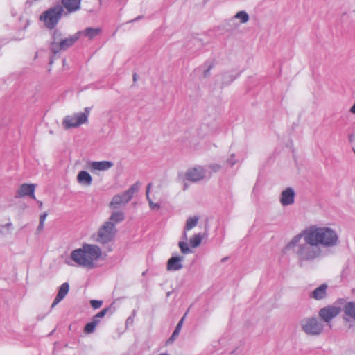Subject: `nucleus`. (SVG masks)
I'll return each mask as SVG.
<instances>
[{
    "mask_svg": "<svg viewBox=\"0 0 355 355\" xmlns=\"http://www.w3.org/2000/svg\"><path fill=\"white\" fill-rule=\"evenodd\" d=\"M135 313H136V311H133L132 315L130 316L127 318L126 324H132L133 323V320H134L133 318H134V316L135 315Z\"/></svg>",
    "mask_w": 355,
    "mask_h": 355,
    "instance_id": "obj_38",
    "label": "nucleus"
},
{
    "mask_svg": "<svg viewBox=\"0 0 355 355\" xmlns=\"http://www.w3.org/2000/svg\"><path fill=\"white\" fill-rule=\"evenodd\" d=\"M188 311H189V310H187V312L184 313V315H183V317H182V318L180 319V320L178 322V324H177V326H176V327H175V329H176V330H179V331H180V330H181L182 327V324H183V322H184V319H185V317H186V315H187V314Z\"/></svg>",
    "mask_w": 355,
    "mask_h": 355,
    "instance_id": "obj_35",
    "label": "nucleus"
},
{
    "mask_svg": "<svg viewBox=\"0 0 355 355\" xmlns=\"http://www.w3.org/2000/svg\"><path fill=\"white\" fill-rule=\"evenodd\" d=\"M35 185L33 184H23L18 189V194L20 196H29L31 198L35 199Z\"/></svg>",
    "mask_w": 355,
    "mask_h": 355,
    "instance_id": "obj_17",
    "label": "nucleus"
},
{
    "mask_svg": "<svg viewBox=\"0 0 355 355\" xmlns=\"http://www.w3.org/2000/svg\"><path fill=\"white\" fill-rule=\"evenodd\" d=\"M80 2L81 0H62V7H64L69 13L80 10Z\"/></svg>",
    "mask_w": 355,
    "mask_h": 355,
    "instance_id": "obj_16",
    "label": "nucleus"
},
{
    "mask_svg": "<svg viewBox=\"0 0 355 355\" xmlns=\"http://www.w3.org/2000/svg\"><path fill=\"white\" fill-rule=\"evenodd\" d=\"M295 191L291 188L288 187L281 193L279 202L283 206H288L295 202Z\"/></svg>",
    "mask_w": 355,
    "mask_h": 355,
    "instance_id": "obj_12",
    "label": "nucleus"
},
{
    "mask_svg": "<svg viewBox=\"0 0 355 355\" xmlns=\"http://www.w3.org/2000/svg\"><path fill=\"white\" fill-rule=\"evenodd\" d=\"M234 19H239L240 23L245 24V23H247L249 21L250 17H249V15L247 13L246 11L241 10V11H239L237 13H236L231 18L230 20H234Z\"/></svg>",
    "mask_w": 355,
    "mask_h": 355,
    "instance_id": "obj_23",
    "label": "nucleus"
},
{
    "mask_svg": "<svg viewBox=\"0 0 355 355\" xmlns=\"http://www.w3.org/2000/svg\"><path fill=\"white\" fill-rule=\"evenodd\" d=\"M102 304H103V302L101 300H92L90 301L91 306L95 309L100 308Z\"/></svg>",
    "mask_w": 355,
    "mask_h": 355,
    "instance_id": "obj_33",
    "label": "nucleus"
},
{
    "mask_svg": "<svg viewBox=\"0 0 355 355\" xmlns=\"http://www.w3.org/2000/svg\"><path fill=\"white\" fill-rule=\"evenodd\" d=\"M96 327L94 323L89 322L84 327V333L86 334H92L94 332Z\"/></svg>",
    "mask_w": 355,
    "mask_h": 355,
    "instance_id": "obj_30",
    "label": "nucleus"
},
{
    "mask_svg": "<svg viewBox=\"0 0 355 355\" xmlns=\"http://www.w3.org/2000/svg\"><path fill=\"white\" fill-rule=\"evenodd\" d=\"M133 80H134V81H136V80H137L136 74H134V76H133Z\"/></svg>",
    "mask_w": 355,
    "mask_h": 355,
    "instance_id": "obj_52",
    "label": "nucleus"
},
{
    "mask_svg": "<svg viewBox=\"0 0 355 355\" xmlns=\"http://www.w3.org/2000/svg\"><path fill=\"white\" fill-rule=\"evenodd\" d=\"M62 300L58 298V297H55L54 301L51 304V309L54 308Z\"/></svg>",
    "mask_w": 355,
    "mask_h": 355,
    "instance_id": "obj_40",
    "label": "nucleus"
},
{
    "mask_svg": "<svg viewBox=\"0 0 355 355\" xmlns=\"http://www.w3.org/2000/svg\"><path fill=\"white\" fill-rule=\"evenodd\" d=\"M354 153H355V150H354Z\"/></svg>",
    "mask_w": 355,
    "mask_h": 355,
    "instance_id": "obj_57",
    "label": "nucleus"
},
{
    "mask_svg": "<svg viewBox=\"0 0 355 355\" xmlns=\"http://www.w3.org/2000/svg\"><path fill=\"white\" fill-rule=\"evenodd\" d=\"M90 112V107H85V112H83V114H85L87 115V120L88 119V115Z\"/></svg>",
    "mask_w": 355,
    "mask_h": 355,
    "instance_id": "obj_42",
    "label": "nucleus"
},
{
    "mask_svg": "<svg viewBox=\"0 0 355 355\" xmlns=\"http://www.w3.org/2000/svg\"><path fill=\"white\" fill-rule=\"evenodd\" d=\"M139 187V183L137 182L122 193L114 195L109 204V207L112 209H116L122 205H126L138 191Z\"/></svg>",
    "mask_w": 355,
    "mask_h": 355,
    "instance_id": "obj_5",
    "label": "nucleus"
},
{
    "mask_svg": "<svg viewBox=\"0 0 355 355\" xmlns=\"http://www.w3.org/2000/svg\"><path fill=\"white\" fill-rule=\"evenodd\" d=\"M81 33L82 32H77L74 35L64 38L60 42H59V46L57 48L56 54L60 51H65L68 48L72 46L73 44L80 38Z\"/></svg>",
    "mask_w": 355,
    "mask_h": 355,
    "instance_id": "obj_11",
    "label": "nucleus"
},
{
    "mask_svg": "<svg viewBox=\"0 0 355 355\" xmlns=\"http://www.w3.org/2000/svg\"><path fill=\"white\" fill-rule=\"evenodd\" d=\"M141 18V16H139L137 17V18H135L134 20H132V21H137L139 19Z\"/></svg>",
    "mask_w": 355,
    "mask_h": 355,
    "instance_id": "obj_51",
    "label": "nucleus"
},
{
    "mask_svg": "<svg viewBox=\"0 0 355 355\" xmlns=\"http://www.w3.org/2000/svg\"><path fill=\"white\" fill-rule=\"evenodd\" d=\"M87 122V115L83 112L76 113L73 115L67 116L62 121L65 129L77 128Z\"/></svg>",
    "mask_w": 355,
    "mask_h": 355,
    "instance_id": "obj_9",
    "label": "nucleus"
},
{
    "mask_svg": "<svg viewBox=\"0 0 355 355\" xmlns=\"http://www.w3.org/2000/svg\"><path fill=\"white\" fill-rule=\"evenodd\" d=\"M151 186H152L151 183H149L147 185L146 196L147 200L148 201L149 206H150V209H159L160 208V205L158 203H154L149 197V191H150V189Z\"/></svg>",
    "mask_w": 355,
    "mask_h": 355,
    "instance_id": "obj_27",
    "label": "nucleus"
},
{
    "mask_svg": "<svg viewBox=\"0 0 355 355\" xmlns=\"http://www.w3.org/2000/svg\"><path fill=\"white\" fill-rule=\"evenodd\" d=\"M180 331H179V330L175 329L174 331L173 332L172 335L171 336V337L168 338L167 342L173 343L176 339V338L179 336Z\"/></svg>",
    "mask_w": 355,
    "mask_h": 355,
    "instance_id": "obj_34",
    "label": "nucleus"
},
{
    "mask_svg": "<svg viewBox=\"0 0 355 355\" xmlns=\"http://www.w3.org/2000/svg\"><path fill=\"white\" fill-rule=\"evenodd\" d=\"M234 352H236V353H238V354H239V353H240V352H241V350H239V348H237V349H235V350L232 352V353H234Z\"/></svg>",
    "mask_w": 355,
    "mask_h": 355,
    "instance_id": "obj_49",
    "label": "nucleus"
},
{
    "mask_svg": "<svg viewBox=\"0 0 355 355\" xmlns=\"http://www.w3.org/2000/svg\"><path fill=\"white\" fill-rule=\"evenodd\" d=\"M306 230L322 249L335 247L338 244V236L336 232L330 227L311 225Z\"/></svg>",
    "mask_w": 355,
    "mask_h": 355,
    "instance_id": "obj_3",
    "label": "nucleus"
},
{
    "mask_svg": "<svg viewBox=\"0 0 355 355\" xmlns=\"http://www.w3.org/2000/svg\"><path fill=\"white\" fill-rule=\"evenodd\" d=\"M205 65L207 66V68L203 72V77L205 78H208L210 75V71L213 68V64H209V62H206Z\"/></svg>",
    "mask_w": 355,
    "mask_h": 355,
    "instance_id": "obj_32",
    "label": "nucleus"
},
{
    "mask_svg": "<svg viewBox=\"0 0 355 355\" xmlns=\"http://www.w3.org/2000/svg\"><path fill=\"white\" fill-rule=\"evenodd\" d=\"M42 202H40V207L41 208V207H42Z\"/></svg>",
    "mask_w": 355,
    "mask_h": 355,
    "instance_id": "obj_53",
    "label": "nucleus"
},
{
    "mask_svg": "<svg viewBox=\"0 0 355 355\" xmlns=\"http://www.w3.org/2000/svg\"><path fill=\"white\" fill-rule=\"evenodd\" d=\"M184 257L173 256L167 261L166 269L168 271H177L183 268L182 261Z\"/></svg>",
    "mask_w": 355,
    "mask_h": 355,
    "instance_id": "obj_13",
    "label": "nucleus"
},
{
    "mask_svg": "<svg viewBox=\"0 0 355 355\" xmlns=\"http://www.w3.org/2000/svg\"><path fill=\"white\" fill-rule=\"evenodd\" d=\"M234 79H235V78H232V79L230 80V81H233V80H234Z\"/></svg>",
    "mask_w": 355,
    "mask_h": 355,
    "instance_id": "obj_56",
    "label": "nucleus"
},
{
    "mask_svg": "<svg viewBox=\"0 0 355 355\" xmlns=\"http://www.w3.org/2000/svg\"><path fill=\"white\" fill-rule=\"evenodd\" d=\"M63 12L62 6L57 5L44 12L40 19L44 21L48 28L53 29L61 19Z\"/></svg>",
    "mask_w": 355,
    "mask_h": 355,
    "instance_id": "obj_4",
    "label": "nucleus"
},
{
    "mask_svg": "<svg viewBox=\"0 0 355 355\" xmlns=\"http://www.w3.org/2000/svg\"><path fill=\"white\" fill-rule=\"evenodd\" d=\"M117 232V230L114 223L105 221L98 229L96 241L106 244L112 241Z\"/></svg>",
    "mask_w": 355,
    "mask_h": 355,
    "instance_id": "obj_6",
    "label": "nucleus"
},
{
    "mask_svg": "<svg viewBox=\"0 0 355 355\" xmlns=\"http://www.w3.org/2000/svg\"><path fill=\"white\" fill-rule=\"evenodd\" d=\"M159 355H169V354H161Z\"/></svg>",
    "mask_w": 355,
    "mask_h": 355,
    "instance_id": "obj_55",
    "label": "nucleus"
},
{
    "mask_svg": "<svg viewBox=\"0 0 355 355\" xmlns=\"http://www.w3.org/2000/svg\"><path fill=\"white\" fill-rule=\"evenodd\" d=\"M188 186H189V185H188V184H187V183H184V187H183V190H186V189H187Z\"/></svg>",
    "mask_w": 355,
    "mask_h": 355,
    "instance_id": "obj_48",
    "label": "nucleus"
},
{
    "mask_svg": "<svg viewBox=\"0 0 355 355\" xmlns=\"http://www.w3.org/2000/svg\"><path fill=\"white\" fill-rule=\"evenodd\" d=\"M43 227H44V223H39V225H38V227H37V232H40L43 229Z\"/></svg>",
    "mask_w": 355,
    "mask_h": 355,
    "instance_id": "obj_44",
    "label": "nucleus"
},
{
    "mask_svg": "<svg viewBox=\"0 0 355 355\" xmlns=\"http://www.w3.org/2000/svg\"><path fill=\"white\" fill-rule=\"evenodd\" d=\"M69 290V285L67 282L63 283L59 288L58 293L56 295L58 298L63 300Z\"/></svg>",
    "mask_w": 355,
    "mask_h": 355,
    "instance_id": "obj_24",
    "label": "nucleus"
},
{
    "mask_svg": "<svg viewBox=\"0 0 355 355\" xmlns=\"http://www.w3.org/2000/svg\"><path fill=\"white\" fill-rule=\"evenodd\" d=\"M343 310L347 316L355 320V302H349L344 304Z\"/></svg>",
    "mask_w": 355,
    "mask_h": 355,
    "instance_id": "obj_20",
    "label": "nucleus"
},
{
    "mask_svg": "<svg viewBox=\"0 0 355 355\" xmlns=\"http://www.w3.org/2000/svg\"><path fill=\"white\" fill-rule=\"evenodd\" d=\"M328 285L322 284L315 290H313L309 295V297L316 300L324 299L327 296V290Z\"/></svg>",
    "mask_w": 355,
    "mask_h": 355,
    "instance_id": "obj_15",
    "label": "nucleus"
},
{
    "mask_svg": "<svg viewBox=\"0 0 355 355\" xmlns=\"http://www.w3.org/2000/svg\"><path fill=\"white\" fill-rule=\"evenodd\" d=\"M203 235L200 233L196 234L193 235L190 239H189V243L192 248H197L198 247L202 240Z\"/></svg>",
    "mask_w": 355,
    "mask_h": 355,
    "instance_id": "obj_25",
    "label": "nucleus"
},
{
    "mask_svg": "<svg viewBox=\"0 0 355 355\" xmlns=\"http://www.w3.org/2000/svg\"><path fill=\"white\" fill-rule=\"evenodd\" d=\"M63 34L62 33L58 30L55 29L52 33L51 39L52 41L49 46V49L51 52L55 55L57 48L59 46L58 44L63 40Z\"/></svg>",
    "mask_w": 355,
    "mask_h": 355,
    "instance_id": "obj_14",
    "label": "nucleus"
},
{
    "mask_svg": "<svg viewBox=\"0 0 355 355\" xmlns=\"http://www.w3.org/2000/svg\"><path fill=\"white\" fill-rule=\"evenodd\" d=\"M47 216V214L46 213H43L40 216V223H44L45 220H46V218Z\"/></svg>",
    "mask_w": 355,
    "mask_h": 355,
    "instance_id": "obj_41",
    "label": "nucleus"
},
{
    "mask_svg": "<svg viewBox=\"0 0 355 355\" xmlns=\"http://www.w3.org/2000/svg\"><path fill=\"white\" fill-rule=\"evenodd\" d=\"M101 248L92 244H84L81 248L76 249L71 253V259L80 266L88 268L94 267V261L101 256Z\"/></svg>",
    "mask_w": 355,
    "mask_h": 355,
    "instance_id": "obj_2",
    "label": "nucleus"
},
{
    "mask_svg": "<svg viewBox=\"0 0 355 355\" xmlns=\"http://www.w3.org/2000/svg\"><path fill=\"white\" fill-rule=\"evenodd\" d=\"M92 170L107 171L114 166L110 161L92 162L89 164Z\"/></svg>",
    "mask_w": 355,
    "mask_h": 355,
    "instance_id": "obj_18",
    "label": "nucleus"
},
{
    "mask_svg": "<svg viewBox=\"0 0 355 355\" xmlns=\"http://www.w3.org/2000/svg\"><path fill=\"white\" fill-rule=\"evenodd\" d=\"M198 220L199 218L198 216L189 218L186 222L184 230H190L194 227H196L198 224Z\"/></svg>",
    "mask_w": 355,
    "mask_h": 355,
    "instance_id": "obj_26",
    "label": "nucleus"
},
{
    "mask_svg": "<svg viewBox=\"0 0 355 355\" xmlns=\"http://www.w3.org/2000/svg\"><path fill=\"white\" fill-rule=\"evenodd\" d=\"M179 248H180V250L182 254H187L190 253L191 251L190 248L188 246V244L187 241H182L178 243Z\"/></svg>",
    "mask_w": 355,
    "mask_h": 355,
    "instance_id": "obj_29",
    "label": "nucleus"
},
{
    "mask_svg": "<svg viewBox=\"0 0 355 355\" xmlns=\"http://www.w3.org/2000/svg\"><path fill=\"white\" fill-rule=\"evenodd\" d=\"M350 112L355 114V103L351 107Z\"/></svg>",
    "mask_w": 355,
    "mask_h": 355,
    "instance_id": "obj_46",
    "label": "nucleus"
},
{
    "mask_svg": "<svg viewBox=\"0 0 355 355\" xmlns=\"http://www.w3.org/2000/svg\"><path fill=\"white\" fill-rule=\"evenodd\" d=\"M209 168H211L214 172H217L221 168V166L218 164H209Z\"/></svg>",
    "mask_w": 355,
    "mask_h": 355,
    "instance_id": "obj_36",
    "label": "nucleus"
},
{
    "mask_svg": "<svg viewBox=\"0 0 355 355\" xmlns=\"http://www.w3.org/2000/svg\"><path fill=\"white\" fill-rule=\"evenodd\" d=\"M66 263L69 266H72L73 264L69 261H66Z\"/></svg>",
    "mask_w": 355,
    "mask_h": 355,
    "instance_id": "obj_50",
    "label": "nucleus"
},
{
    "mask_svg": "<svg viewBox=\"0 0 355 355\" xmlns=\"http://www.w3.org/2000/svg\"><path fill=\"white\" fill-rule=\"evenodd\" d=\"M191 44H200V42L197 38H193L191 40Z\"/></svg>",
    "mask_w": 355,
    "mask_h": 355,
    "instance_id": "obj_43",
    "label": "nucleus"
},
{
    "mask_svg": "<svg viewBox=\"0 0 355 355\" xmlns=\"http://www.w3.org/2000/svg\"><path fill=\"white\" fill-rule=\"evenodd\" d=\"M227 162L231 166H232L234 164H235V163L236 162V160L234 159V154H232L231 155V157L230 158H229L227 160Z\"/></svg>",
    "mask_w": 355,
    "mask_h": 355,
    "instance_id": "obj_37",
    "label": "nucleus"
},
{
    "mask_svg": "<svg viewBox=\"0 0 355 355\" xmlns=\"http://www.w3.org/2000/svg\"><path fill=\"white\" fill-rule=\"evenodd\" d=\"M226 259H227V258H223V259H222V261H225Z\"/></svg>",
    "mask_w": 355,
    "mask_h": 355,
    "instance_id": "obj_54",
    "label": "nucleus"
},
{
    "mask_svg": "<svg viewBox=\"0 0 355 355\" xmlns=\"http://www.w3.org/2000/svg\"><path fill=\"white\" fill-rule=\"evenodd\" d=\"M101 320L99 318H96L95 315L93 316L90 322L94 323L95 326H97L100 323Z\"/></svg>",
    "mask_w": 355,
    "mask_h": 355,
    "instance_id": "obj_39",
    "label": "nucleus"
},
{
    "mask_svg": "<svg viewBox=\"0 0 355 355\" xmlns=\"http://www.w3.org/2000/svg\"><path fill=\"white\" fill-rule=\"evenodd\" d=\"M114 311V308L110 305V306L102 309L100 312L96 314L95 316L96 318H99L101 320V318H103L107 313L112 314Z\"/></svg>",
    "mask_w": 355,
    "mask_h": 355,
    "instance_id": "obj_28",
    "label": "nucleus"
},
{
    "mask_svg": "<svg viewBox=\"0 0 355 355\" xmlns=\"http://www.w3.org/2000/svg\"><path fill=\"white\" fill-rule=\"evenodd\" d=\"M125 219L124 213L121 211H114L109 218L107 221H111V223H114V225L122 222Z\"/></svg>",
    "mask_w": 355,
    "mask_h": 355,
    "instance_id": "obj_21",
    "label": "nucleus"
},
{
    "mask_svg": "<svg viewBox=\"0 0 355 355\" xmlns=\"http://www.w3.org/2000/svg\"><path fill=\"white\" fill-rule=\"evenodd\" d=\"M337 303L338 302L332 305H329L320 309L318 315L322 321L329 323L340 314L343 308L338 305Z\"/></svg>",
    "mask_w": 355,
    "mask_h": 355,
    "instance_id": "obj_8",
    "label": "nucleus"
},
{
    "mask_svg": "<svg viewBox=\"0 0 355 355\" xmlns=\"http://www.w3.org/2000/svg\"><path fill=\"white\" fill-rule=\"evenodd\" d=\"M302 330L309 335L318 336L322 332L323 324L316 318H304L301 321Z\"/></svg>",
    "mask_w": 355,
    "mask_h": 355,
    "instance_id": "obj_7",
    "label": "nucleus"
},
{
    "mask_svg": "<svg viewBox=\"0 0 355 355\" xmlns=\"http://www.w3.org/2000/svg\"><path fill=\"white\" fill-rule=\"evenodd\" d=\"M77 181L79 184L88 187L92 184V178L88 172L80 171L77 175Z\"/></svg>",
    "mask_w": 355,
    "mask_h": 355,
    "instance_id": "obj_19",
    "label": "nucleus"
},
{
    "mask_svg": "<svg viewBox=\"0 0 355 355\" xmlns=\"http://www.w3.org/2000/svg\"><path fill=\"white\" fill-rule=\"evenodd\" d=\"M284 250L291 252L300 267L320 259L323 255V250L318 247L306 228L295 235Z\"/></svg>",
    "mask_w": 355,
    "mask_h": 355,
    "instance_id": "obj_1",
    "label": "nucleus"
},
{
    "mask_svg": "<svg viewBox=\"0 0 355 355\" xmlns=\"http://www.w3.org/2000/svg\"><path fill=\"white\" fill-rule=\"evenodd\" d=\"M1 227L6 230V234H9L11 232V230L13 228V225L10 221H8L6 224L0 225Z\"/></svg>",
    "mask_w": 355,
    "mask_h": 355,
    "instance_id": "obj_31",
    "label": "nucleus"
},
{
    "mask_svg": "<svg viewBox=\"0 0 355 355\" xmlns=\"http://www.w3.org/2000/svg\"><path fill=\"white\" fill-rule=\"evenodd\" d=\"M53 63V58L51 57L49 60V64L51 65Z\"/></svg>",
    "mask_w": 355,
    "mask_h": 355,
    "instance_id": "obj_47",
    "label": "nucleus"
},
{
    "mask_svg": "<svg viewBox=\"0 0 355 355\" xmlns=\"http://www.w3.org/2000/svg\"><path fill=\"white\" fill-rule=\"evenodd\" d=\"M206 175V170L204 167L197 166L188 169L185 173V178L187 180L197 182L202 180Z\"/></svg>",
    "mask_w": 355,
    "mask_h": 355,
    "instance_id": "obj_10",
    "label": "nucleus"
},
{
    "mask_svg": "<svg viewBox=\"0 0 355 355\" xmlns=\"http://www.w3.org/2000/svg\"><path fill=\"white\" fill-rule=\"evenodd\" d=\"M186 231H187V230H184V233H183V236H182L183 241H187V239H187V233H186Z\"/></svg>",
    "mask_w": 355,
    "mask_h": 355,
    "instance_id": "obj_45",
    "label": "nucleus"
},
{
    "mask_svg": "<svg viewBox=\"0 0 355 355\" xmlns=\"http://www.w3.org/2000/svg\"><path fill=\"white\" fill-rule=\"evenodd\" d=\"M101 30L99 28H87L84 31H81V35L83 34L85 36L87 37L89 39H92L94 37L97 36Z\"/></svg>",
    "mask_w": 355,
    "mask_h": 355,
    "instance_id": "obj_22",
    "label": "nucleus"
}]
</instances>
